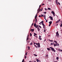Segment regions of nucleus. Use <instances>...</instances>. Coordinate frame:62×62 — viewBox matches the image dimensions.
<instances>
[{"label":"nucleus","instance_id":"39","mask_svg":"<svg viewBox=\"0 0 62 62\" xmlns=\"http://www.w3.org/2000/svg\"><path fill=\"white\" fill-rule=\"evenodd\" d=\"M39 27H40V28H41V27L39 25Z\"/></svg>","mask_w":62,"mask_h":62},{"label":"nucleus","instance_id":"4","mask_svg":"<svg viewBox=\"0 0 62 62\" xmlns=\"http://www.w3.org/2000/svg\"><path fill=\"white\" fill-rule=\"evenodd\" d=\"M56 36H57V37H58L59 36V33H58V31H57L56 32Z\"/></svg>","mask_w":62,"mask_h":62},{"label":"nucleus","instance_id":"40","mask_svg":"<svg viewBox=\"0 0 62 62\" xmlns=\"http://www.w3.org/2000/svg\"><path fill=\"white\" fill-rule=\"evenodd\" d=\"M58 1H57V0H56V3H57L58 2Z\"/></svg>","mask_w":62,"mask_h":62},{"label":"nucleus","instance_id":"58","mask_svg":"<svg viewBox=\"0 0 62 62\" xmlns=\"http://www.w3.org/2000/svg\"><path fill=\"white\" fill-rule=\"evenodd\" d=\"M45 10H47V9H46V8L45 9Z\"/></svg>","mask_w":62,"mask_h":62},{"label":"nucleus","instance_id":"17","mask_svg":"<svg viewBox=\"0 0 62 62\" xmlns=\"http://www.w3.org/2000/svg\"><path fill=\"white\" fill-rule=\"evenodd\" d=\"M28 50H30V46H28Z\"/></svg>","mask_w":62,"mask_h":62},{"label":"nucleus","instance_id":"32","mask_svg":"<svg viewBox=\"0 0 62 62\" xmlns=\"http://www.w3.org/2000/svg\"><path fill=\"white\" fill-rule=\"evenodd\" d=\"M46 57H48V55H46Z\"/></svg>","mask_w":62,"mask_h":62},{"label":"nucleus","instance_id":"64","mask_svg":"<svg viewBox=\"0 0 62 62\" xmlns=\"http://www.w3.org/2000/svg\"><path fill=\"white\" fill-rule=\"evenodd\" d=\"M29 62H31V61H30Z\"/></svg>","mask_w":62,"mask_h":62},{"label":"nucleus","instance_id":"20","mask_svg":"<svg viewBox=\"0 0 62 62\" xmlns=\"http://www.w3.org/2000/svg\"><path fill=\"white\" fill-rule=\"evenodd\" d=\"M54 42H55L56 44H57V42L55 41H54Z\"/></svg>","mask_w":62,"mask_h":62},{"label":"nucleus","instance_id":"54","mask_svg":"<svg viewBox=\"0 0 62 62\" xmlns=\"http://www.w3.org/2000/svg\"><path fill=\"white\" fill-rule=\"evenodd\" d=\"M44 17H45V16L44 15V16H43Z\"/></svg>","mask_w":62,"mask_h":62},{"label":"nucleus","instance_id":"15","mask_svg":"<svg viewBox=\"0 0 62 62\" xmlns=\"http://www.w3.org/2000/svg\"><path fill=\"white\" fill-rule=\"evenodd\" d=\"M47 49L48 50V51H51V49L49 48H48Z\"/></svg>","mask_w":62,"mask_h":62},{"label":"nucleus","instance_id":"25","mask_svg":"<svg viewBox=\"0 0 62 62\" xmlns=\"http://www.w3.org/2000/svg\"><path fill=\"white\" fill-rule=\"evenodd\" d=\"M39 38L40 39H41V36H39Z\"/></svg>","mask_w":62,"mask_h":62},{"label":"nucleus","instance_id":"2","mask_svg":"<svg viewBox=\"0 0 62 62\" xmlns=\"http://www.w3.org/2000/svg\"><path fill=\"white\" fill-rule=\"evenodd\" d=\"M49 48H50V49H51L52 51H53L54 52H55V50H54V48H53L52 47H50Z\"/></svg>","mask_w":62,"mask_h":62},{"label":"nucleus","instance_id":"34","mask_svg":"<svg viewBox=\"0 0 62 62\" xmlns=\"http://www.w3.org/2000/svg\"><path fill=\"white\" fill-rule=\"evenodd\" d=\"M32 44H33L32 43H31L30 44V45H32Z\"/></svg>","mask_w":62,"mask_h":62},{"label":"nucleus","instance_id":"55","mask_svg":"<svg viewBox=\"0 0 62 62\" xmlns=\"http://www.w3.org/2000/svg\"><path fill=\"white\" fill-rule=\"evenodd\" d=\"M35 19L33 20V22H34V21H35Z\"/></svg>","mask_w":62,"mask_h":62},{"label":"nucleus","instance_id":"24","mask_svg":"<svg viewBox=\"0 0 62 62\" xmlns=\"http://www.w3.org/2000/svg\"><path fill=\"white\" fill-rule=\"evenodd\" d=\"M58 59H59V58L58 57H56V59H57V60H58Z\"/></svg>","mask_w":62,"mask_h":62},{"label":"nucleus","instance_id":"42","mask_svg":"<svg viewBox=\"0 0 62 62\" xmlns=\"http://www.w3.org/2000/svg\"><path fill=\"white\" fill-rule=\"evenodd\" d=\"M39 9H40V7H39V9H38V11H38V10H39Z\"/></svg>","mask_w":62,"mask_h":62},{"label":"nucleus","instance_id":"21","mask_svg":"<svg viewBox=\"0 0 62 62\" xmlns=\"http://www.w3.org/2000/svg\"><path fill=\"white\" fill-rule=\"evenodd\" d=\"M47 9H48V10H51V9L50 8H48Z\"/></svg>","mask_w":62,"mask_h":62},{"label":"nucleus","instance_id":"37","mask_svg":"<svg viewBox=\"0 0 62 62\" xmlns=\"http://www.w3.org/2000/svg\"><path fill=\"white\" fill-rule=\"evenodd\" d=\"M27 52H26V53L25 54L26 55H27Z\"/></svg>","mask_w":62,"mask_h":62},{"label":"nucleus","instance_id":"44","mask_svg":"<svg viewBox=\"0 0 62 62\" xmlns=\"http://www.w3.org/2000/svg\"><path fill=\"white\" fill-rule=\"evenodd\" d=\"M41 9L38 10H39V11H40V10H41Z\"/></svg>","mask_w":62,"mask_h":62},{"label":"nucleus","instance_id":"48","mask_svg":"<svg viewBox=\"0 0 62 62\" xmlns=\"http://www.w3.org/2000/svg\"><path fill=\"white\" fill-rule=\"evenodd\" d=\"M43 5H44V4H42V6H43Z\"/></svg>","mask_w":62,"mask_h":62},{"label":"nucleus","instance_id":"28","mask_svg":"<svg viewBox=\"0 0 62 62\" xmlns=\"http://www.w3.org/2000/svg\"><path fill=\"white\" fill-rule=\"evenodd\" d=\"M24 59H23L22 62H24Z\"/></svg>","mask_w":62,"mask_h":62},{"label":"nucleus","instance_id":"38","mask_svg":"<svg viewBox=\"0 0 62 62\" xmlns=\"http://www.w3.org/2000/svg\"><path fill=\"white\" fill-rule=\"evenodd\" d=\"M45 31H46V30H45V29H44V32H45Z\"/></svg>","mask_w":62,"mask_h":62},{"label":"nucleus","instance_id":"36","mask_svg":"<svg viewBox=\"0 0 62 62\" xmlns=\"http://www.w3.org/2000/svg\"><path fill=\"white\" fill-rule=\"evenodd\" d=\"M44 13L45 14H46L47 13L46 12H44L43 13Z\"/></svg>","mask_w":62,"mask_h":62},{"label":"nucleus","instance_id":"26","mask_svg":"<svg viewBox=\"0 0 62 62\" xmlns=\"http://www.w3.org/2000/svg\"><path fill=\"white\" fill-rule=\"evenodd\" d=\"M44 19L46 21H47V20L46 19V16H45V17H44Z\"/></svg>","mask_w":62,"mask_h":62},{"label":"nucleus","instance_id":"8","mask_svg":"<svg viewBox=\"0 0 62 62\" xmlns=\"http://www.w3.org/2000/svg\"><path fill=\"white\" fill-rule=\"evenodd\" d=\"M31 31H32V32H34V29H31Z\"/></svg>","mask_w":62,"mask_h":62},{"label":"nucleus","instance_id":"23","mask_svg":"<svg viewBox=\"0 0 62 62\" xmlns=\"http://www.w3.org/2000/svg\"><path fill=\"white\" fill-rule=\"evenodd\" d=\"M58 50H59V51L61 52V50H62L60 49H59Z\"/></svg>","mask_w":62,"mask_h":62},{"label":"nucleus","instance_id":"60","mask_svg":"<svg viewBox=\"0 0 62 62\" xmlns=\"http://www.w3.org/2000/svg\"><path fill=\"white\" fill-rule=\"evenodd\" d=\"M57 44H58V45H59L58 43H57Z\"/></svg>","mask_w":62,"mask_h":62},{"label":"nucleus","instance_id":"18","mask_svg":"<svg viewBox=\"0 0 62 62\" xmlns=\"http://www.w3.org/2000/svg\"><path fill=\"white\" fill-rule=\"evenodd\" d=\"M37 28L38 29V31H40V29H39V28Z\"/></svg>","mask_w":62,"mask_h":62},{"label":"nucleus","instance_id":"41","mask_svg":"<svg viewBox=\"0 0 62 62\" xmlns=\"http://www.w3.org/2000/svg\"><path fill=\"white\" fill-rule=\"evenodd\" d=\"M58 4L59 5H60V3H59V2H58Z\"/></svg>","mask_w":62,"mask_h":62},{"label":"nucleus","instance_id":"13","mask_svg":"<svg viewBox=\"0 0 62 62\" xmlns=\"http://www.w3.org/2000/svg\"><path fill=\"white\" fill-rule=\"evenodd\" d=\"M43 15H41V16L39 15V17H43Z\"/></svg>","mask_w":62,"mask_h":62},{"label":"nucleus","instance_id":"35","mask_svg":"<svg viewBox=\"0 0 62 62\" xmlns=\"http://www.w3.org/2000/svg\"><path fill=\"white\" fill-rule=\"evenodd\" d=\"M34 45V46H35L37 48V47L35 45Z\"/></svg>","mask_w":62,"mask_h":62},{"label":"nucleus","instance_id":"61","mask_svg":"<svg viewBox=\"0 0 62 62\" xmlns=\"http://www.w3.org/2000/svg\"><path fill=\"white\" fill-rule=\"evenodd\" d=\"M48 21V20H46V22H47Z\"/></svg>","mask_w":62,"mask_h":62},{"label":"nucleus","instance_id":"5","mask_svg":"<svg viewBox=\"0 0 62 62\" xmlns=\"http://www.w3.org/2000/svg\"><path fill=\"white\" fill-rule=\"evenodd\" d=\"M51 13H53V15L54 16H55V13H54V12L53 11H52L51 12Z\"/></svg>","mask_w":62,"mask_h":62},{"label":"nucleus","instance_id":"59","mask_svg":"<svg viewBox=\"0 0 62 62\" xmlns=\"http://www.w3.org/2000/svg\"><path fill=\"white\" fill-rule=\"evenodd\" d=\"M29 39H27V40H26L27 41V40H29Z\"/></svg>","mask_w":62,"mask_h":62},{"label":"nucleus","instance_id":"33","mask_svg":"<svg viewBox=\"0 0 62 62\" xmlns=\"http://www.w3.org/2000/svg\"><path fill=\"white\" fill-rule=\"evenodd\" d=\"M54 46L55 47V46H56V44H54Z\"/></svg>","mask_w":62,"mask_h":62},{"label":"nucleus","instance_id":"63","mask_svg":"<svg viewBox=\"0 0 62 62\" xmlns=\"http://www.w3.org/2000/svg\"><path fill=\"white\" fill-rule=\"evenodd\" d=\"M54 62H57V61H54Z\"/></svg>","mask_w":62,"mask_h":62},{"label":"nucleus","instance_id":"51","mask_svg":"<svg viewBox=\"0 0 62 62\" xmlns=\"http://www.w3.org/2000/svg\"><path fill=\"white\" fill-rule=\"evenodd\" d=\"M53 40H50V41H51V42H52L53 41Z\"/></svg>","mask_w":62,"mask_h":62},{"label":"nucleus","instance_id":"22","mask_svg":"<svg viewBox=\"0 0 62 62\" xmlns=\"http://www.w3.org/2000/svg\"><path fill=\"white\" fill-rule=\"evenodd\" d=\"M51 45H54V43H51Z\"/></svg>","mask_w":62,"mask_h":62},{"label":"nucleus","instance_id":"50","mask_svg":"<svg viewBox=\"0 0 62 62\" xmlns=\"http://www.w3.org/2000/svg\"><path fill=\"white\" fill-rule=\"evenodd\" d=\"M41 7V5H40L39 6V7H40H40Z\"/></svg>","mask_w":62,"mask_h":62},{"label":"nucleus","instance_id":"53","mask_svg":"<svg viewBox=\"0 0 62 62\" xmlns=\"http://www.w3.org/2000/svg\"><path fill=\"white\" fill-rule=\"evenodd\" d=\"M42 8L41 10V11H42Z\"/></svg>","mask_w":62,"mask_h":62},{"label":"nucleus","instance_id":"27","mask_svg":"<svg viewBox=\"0 0 62 62\" xmlns=\"http://www.w3.org/2000/svg\"><path fill=\"white\" fill-rule=\"evenodd\" d=\"M61 25H60V27H62V24L61 23Z\"/></svg>","mask_w":62,"mask_h":62},{"label":"nucleus","instance_id":"45","mask_svg":"<svg viewBox=\"0 0 62 62\" xmlns=\"http://www.w3.org/2000/svg\"><path fill=\"white\" fill-rule=\"evenodd\" d=\"M35 20H36V19H37V17H36V16H35Z\"/></svg>","mask_w":62,"mask_h":62},{"label":"nucleus","instance_id":"14","mask_svg":"<svg viewBox=\"0 0 62 62\" xmlns=\"http://www.w3.org/2000/svg\"><path fill=\"white\" fill-rule=\"evenodd\" d=\"M34 27H35V26H36V25H37V24H36V23H35L34 24Z\"/></svg>","mask_w":62,"mask_h":62},{"label":"nucleus","instance_id":"47","mask_svg":"<svg viewBox=\"0 0 62 62\" xmlns=\"http://www.w3.org/2000/svg\"><path fill=\"white\" fill-rule=\"evenodd\" d=\"M56 4L58 5V2H56Z\"/></svg>","mask_w":62,"mask_h":62},{"label":"nucleus","instance_id":"9","mask_svg":"<svg viewBox=\"0 0 62 62\" xmlns=\"http://www.w3.org/2000/svg\"><path fill=\"white\" fill-rule=\"evenodd\" d=\"M60 21V19H59L58 21H57L56 22V23H59V22Z\"/></svg>","mask_w":62,"mask_h":62},{"label":"nucleus","instance_id":"12","mask_svg":"<svg viewBox=\"0 0 62 62\" xmlns=\"http://www.w3.org/2000/svg\"><path fill=\"white\" fill-rule=\"evenodd\" d=\"M38 25H36V26H35L36 28H39L38 27Z\"/></svg>","mask_w":62,"mask_h":62},{"label":"nucleus","instance_id":"43","mask_svg":"<svg viewBox=\"0 0 62 62\" xmlns=\"http://www.w3.org/2000/svg\"><path fill=\"white\" fill-rule=\"evenodd\" d=\"M42 25H44V24L43 23H42Z\"/></svg>","mask_w":62,"mask_h":62},{"label":"nucleus","instance_id":"31","mask_svg":"<svg viewBox=\"0 0 62 62\" xmlns=\"http://www.w3.org/2000/svg\"><path fill=\"white\" fill-rule=\"evenodd\" d=\"M32 33H30V36H32Z\"/></svg>","mask_w":62,"mask_h":62},{"label":"nucleus","instance_id":"16","mask_svg":"<svg viewBox=\"0 0 62 62\" xmlns=\"http://www.w3.org/2000/svg\"><path fill=\"white\" fill-rule=\"evenodd\" d=\"M37 22L38 21H37V19H35V23H37Z\"/></svg>","mask_w":62,"mask_h":62},{"label":"nucleus","instance_id":"10","mask_svg":"<svg viewBox=\"0 0 62 62\" xmlns=\"http://www.w3.org/2000/svg\"><path fill=\"white\" fill-rule=\"evenodd\" d=\"M36 61H37V62H41L40 61H39V60H38V59H37Z\"/></svg>","mask_w":62,"mask_h":62},{"label":"nucleus","instance_id":"30","mask_svg":"<svg viewBox=\"0 0 62 62\" xmlns=\"http://www.w3.org/2000/svg\"><path fill=\"white\" fill-rule=\"evenodd\" d=\"M34 34L35 35H36H36H37V34L35 33H34Z\"/></svg>","mask_w":62,"mask_h":62},{"label":"nucleus","instance_id":"46","mask_svg":"<svg viewBox=\"0 0 62 62\" xmlns=\"http://www.w3.org/2000/svg\"><path fill=\"white\" fill-rule=\"evenodd\" d=\"M25 59H26V56H25Z\"/></svg>","mask_w":62,"mask_h":62},{"label":"nucleus","instance_id":"49","mask_svg":"<svg viewBox=\"0 0 62 62\" xmlns=\"http://www.w3.org/2000/svg\"><path fill=\"white\" fill-rule=\"evenodd\" d=\"M34 24L33 23L31 25L32 26V25H33V24Z\"/></svg>","mask_w":62,"mask_h":62},{"label":"nucleus","instance_id":"57","mask_svg":"<svg viewBox=\"0 0 62 62\" xmlns=\"http://www.w3.org/2000/svg\"><path fill=\"white\" fill-rule=\"evenodd\" d=\"M36 16H37V14H36V16H35V17H36Z\"/></svg>","mask_w":62,"mask_h":62},{"label":"nucleus","instance_id":"56","mask_svg":"<svg viewBox=\"0 0 62 62\" xmlns=\"http://www.w3.org/2000/svg\"><path fill=\"white\" fill-rule=\"evenodd\" d=\"M56 46H58V45L57 44H56Z\"/></svg>","mask_w":62,"mask_h":62},{"label":"nucleus","instance_id":"29","mask_svg":"<svg viewBox=\"0 0 62 62\" xmlns=\"http://www.w3.org/2000/svg\"><path fill=\"white\" fill-rule=\"evenodd\" d=\"M34 55H35V56H37V54H34Z\"/></svg>","mask_w":62,"mask_h":62},{"label":"nucleus","instance_id":"3","mask_svg":"<svg viewBox=\"0 0 62 62\" xmlns=\"http://www.w3.org/2000/svg\"><path fill=\"white\" fill-rule=\"evenodd\" d=\"M36 45H38V47H40V44H39V43H36Z\"/></svg>","mask_w":62,"mask_h":62},{"label":"nucleus","instance_id":"6","mask_svg":"<svg viewBox=\"0 0 62 62\" xmlns=\"http://www.w3.org/2000/svg\"><path fill=\"white\" fill-rule=\"evenodd\" d=\"M49 26H51V24L52 23V21H51L50 22H49Z\"/></svg>","mask_w":62,"mask_h":62},{"label":"nucleus","instance_id":"11","mask_svg":"<svg viewBox=\"0 0 62 62\" xmlns=\"http://www.w3.org/2000/svg\"><path fill=\"white\" fill-rule=\"evenodd\" d=\"M43 28L45 29V25H43Z\"/></svg>","mask_w":62,"mask_h":62},{"label":"nucleus","instance_id":"1","mask_svg":"<svg viewBox=\"0 0 62 62\" xmlns=\"http://www.w3.org/2000/svg\"><path fill=\"white\" fill-rule=\"evenodd\" d=\"M49 48H50V49H51L52 51H53L54 52H55V50H54V48H53L52 47H50Z\"/></svg>","mask_w":62,"mask_h":62},{"label":"nucleus","instance_id":"62","mask_svg":"<svg viewBox=\"0 0 62 62\" xmlns=\"http://www.w3.org/2000/svg\"><path fill=\"white\" fill-rule=\"evenodd\" d=\"M34 43V44H36V43Z\"/></svg>","mask_w":62,"mask_h":62},{"label":"nucleus","instance_id":"19","mask_svg":"<svg viewBox=\"0 0 62 62\" xmlns=\"http://www.w3.org/2000/svg\"><path fill=\"white\" fill-rule=\"evenodd\" d=\"M43 22H44V21H41V22H40V23H42H42H43Z\"/></svg>","mask_w":62,"mask_h":62},{"label":"nucleus","instance_id":"52","mask_svg":"<svg viewBox=\"0 0 62 62\" xmlns=\"http://www.w3.org/2000/svg\"><path fill=\"white\" fill-rule=\"evenodd\" d=\"M46 39H45V40H44V42H45V41H46Z\"/></svg>","mask_w":62,"mask_h":62},{"label":"nucleus","instance_id":"7","mask_svg":"<svg viewBox=\"0 0 62 62\" xmlns=\"http://www.w3.org/2000/svg\"><path fill=\"white\" fill-rule=\"evenodd\" d=\"M49 18H50V20H53V17H52V16H50Z\"/></svg>","mask_w":62,"mask_h":62}]
</instances>
